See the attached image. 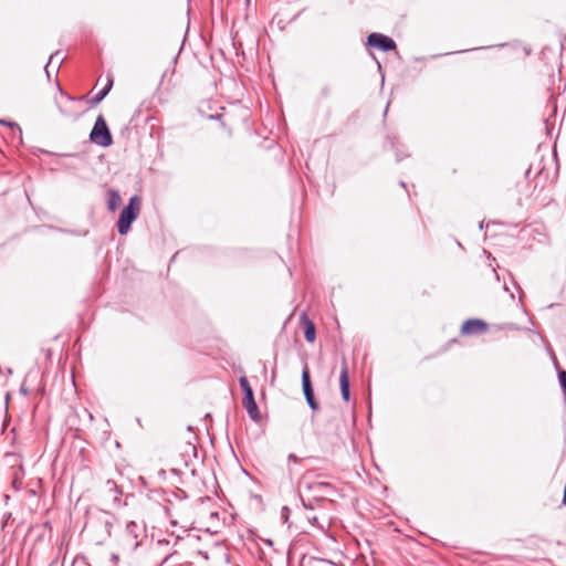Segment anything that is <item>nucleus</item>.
Returning <instances> with one entry per match:
<instances>
[{
	"instance_id": "obj_1",
	"label": "nucleus",
	"mask_w": 566,
	"mask_h": 566,
	"mask_svg": "<svg viewBox=\"0 0 566 566\" xmlns=\"http://www.w3.org/2000/svg\"><path fill=\"white\" fill-rule=\"evenodd\" d=\"M139 213V197L133 196L128 205L125 206L119 214L117 221V231L119 234L124 235L128 233L130 230L132 223L137 219Z\"/></svg>"
},
{
	"instance_id": "obj_2",
	"label": "nucleus",
	"mask_w": 566,
	"mask_h": 566,
	"mask_svg": "<svg viewBox=\"0 0 566 566\" xmlns=\"http://www.w3.org/2000/svg\"><path fill=\"white\" fill-rule=\"evenodd\" d=\"M90 140L93 144L102 147H108L113 144L112 134L103 115L97 116L95 124L90 133Z\"/></svg>"
},
{
	"instance_id": "obj_3",
	"label": "nucleus",
	"mask_w": 566,
	"mask_h": 566,
	"mask_svg": "<svg viewBox=\"0 0 566 566\" xmlns=\"http://www.w3.org/2000/svg\"><path fill=\"white\" fill-rule=\"evenodd\" d=\"M240 387L244 394L242 403L245 408L248 415L252 420L258 421L260 419V411L258 405L254 399L252 387L250 386L248 378L245 376H241L239 378Z\"/></svg>"
},
{
	"instance_id": "obj_4",
	"label": "nucleus",
	"mask_w": 566,
	"mask_h": 566,
	"mask_svg": "<svg viewBox=\"0 0 566 566\" xmlns=\"http://www.w3.org/2000/svg\"><path fill=\"white\" fill-rule=\"evenodd\" d=\"M367 44L384 52L396 49V42L391 38L381 33H370L367 38Z\"/></svg>"
},
{
	"instance_id": "obj_5",
	"label": "nucleus",
	"mask_w": 566,
	"mask_h": 566,
	"mask_svg": "<svg viewBox=\"0 0 566 566\" xmlns=\"http://www.w3.org/2000/svg\"><path fill=\"white\" fill-rule=\"evenodd\" d=\"M302 386H303V392H304V396H305L307 405L310 406V408L312 410H317L318 409V405H317V402L315 400V397H314V389H313V386H312V382H311V378H310V374H308V369H307L306 366H305V368L303 369V373H302Z\"/></svg>"
},
{
	"instance_id": "obj_6",
	"label": "nucleus",
	"mask_w": 566,
	"mask_h": 566,
	"mask_svg": "<svg viewBox=\"0 0 566 566\" xmlns=\"http://www.w3.org/2000/svg\"><path fill=\"white\" fill-rule=\"evenodd\" d=\"M488 331V324L483 319L471 318L465 321L461 326V333L463 335H475L482 334Z\"/></svg>"
},
{
	"instance_id": "obj_7",
	"label": "nucleus",
	"mask_w": 566,
	"mask_h": 566,
	"mask_svg": "<svg viewBox=\"0 0 566 566\" xmlns=\"http://www.w3.org/2000/svg\"><path fill=\"white\" fill-rule=\"evenodd\" d=\"M339 386L342 398L345 401H349L350 392H349V376H348V367L346 358H343L342 369L339 374Z\"/></svg>"
},
{
	"instance_id": "obj_8",
	"label": "nucleus",
	"mask_w": 566,
	"mask_h": 566,
	"mask_svg": "<svg viewBox=\"0 0 566 566\" xmlns=\"http://www.w3.org/2000/svg\"><path fill=\"white\" fill-rule=\"evenodd\" d=\"M304 325V337L308 343H313L316 338V329L314 323L305 315H302Z\"/></svg>"
},
{
	"instance_id": "obj_9",
	"label": "nucleus",
	"mask_w": 566,
	"mask_h": 566,
	"mask_svg": "<svg viewBox=\"0 0 566 566\" xmlns=\"http://www.w3.org/2000/svg\"><path fill=\"white\" fill-rule=\"evenodd\" d=\"M120 205V195L117 190L109 189L107 191V208L115 211Z\"/></svg>"
},
{
	"instance_id": "obj_10",
	"label": "nucleus",
	"mask_w": 566,
	"mask_h": 566,
	"mask_svg": "<svg viewBox=\"0 0 566 566\" xmlns=\"http://www.w3.org/2000/svg\"><path fill=\"white\" fill-rule=\"evenodd\" d=\"M60 55H61L60 51H56L55 53L51 54L50 60L44 67L48 78L51 77V66L54 62L57 63V66L55 67V72L59 71L60 64L63 61V57H61Z\"/></svg>"
},
{
	"instance_id": "obj_11",
	"label": "nucleus",
	"mask_w": 566,
	"mask_h": 566,
	"mask_svg": "<svg viewBox=\"0 0 566 566\" xmlns=\"http://www.w3.org/2000/svg\"><path fill=\"white\" fill-rule=\"evenodd\" d=\"M113 86V80H108L106 86L101 90L92 99H91V103L93 105H97L99 104L105 97L106 95L109 93L111 88Z\"/></svg>"
},
{
	"instance_id": "obj_12",
	"label": "nucleus",
	"mask_w": 566,
	"mask_h": 566,
	"mask_svg": "<svg viewBox=\"0 0 566 566\" xmlns=\"http://www.w3.org/2000/svg\"><path fill=\"white\" fill-rule=\"evenodd\" d=\"M126 533L128 536H130L133 539H137L142 533V528L139 525H137L135 522H129L126 525Z\"/></svg>"
},
{
	"instance_id": "obj_13",
	"label": "nucleus",
	"mask_w": 566,
	"mask_h": 566,
	"mask_svg": "<svg viewBox=\"0 0 566 566\" xmlns=\"http://www.w3.org/2000/svg\"><path fill=\"white\" fill-rule=\"evenodd\" d=\"M106 485L108 486V492L114 494V502H117V495L122 493L119 486L112 480H107Z\"/></svg>"
},
{
	"instance_id": "obj_14",
	"label": "nucleus",
	"mask_w": 566,
	"mask_h": 566,
	"mask_svg": "<svg viewBox=\"0 0 566 566\" xmlns=\"http://www.w3.org/2000/svg\"><path fill=\"white\" fill-rule=\"evenodd\" d=\"M558 380H559L560 387L563 389V392L566 395V371L565 370L559 371Z\"/></svg>"
},
{
	"instance_id": "obj_15",
	"label": "nucleus",
	"mask_w": 566,
	"mask_h": 566,
	"mask_svg": "<svg viewBox=\"0 0 566 566\" xmlns=\"http://www.w3.org/2000/svg\"><path fill=\"white\" fill-rule=\"evenodd\" d=\"M287 459H289V461H293L296 463L300 462V459L294 453H290Z\"/></svg>"
},
{
	"instance_id": "obj_16",
	"label": "nucleus",
	"mask_w": 566,
	"mask_h": 566,
	"mask_svg": "<svg viewBox=\"0 0 566 566\" xmlns=\"http://www.w3.org/2000/svg\"><path fill=\"white\" fill-rule=\"evenodd\" d=\"M308 522L313 525H316L317 524V517L316 516H308L307 517Z\"/></svg>"
},
{
	"instance_id": "obj_17",
	"label": "nucleus",
	"mask_w": 566,
	"mask_h": 566,
	"mask_svg": "<svg viewBox=\"0 0 566 566\" xmlns=\"http://www.w3.org/2000/svg\"><path fill=\"white\" fill-rule=\"evenodd\" d=\"M0 124H1V125H10V126H14V127H17L18 129H20V128H19V126H18L17 124H10V123H8L6 119H0Z\"/></svg>"
},
{
	"instance_id": "obj_18",
	"label": "nucleus",
	"mask_w": 566,
	"mask_h": 566,
	"mask_svg": "<svg viewBox=\"0 0 566 566\" xmlns=\"http://www.w3.org/2000/svg\"><path fill=\"white\" fill-rule=\"evenodd\" d=\"M111 559L116 564L119 560V557L117 554H112Z\"/></svg>"
},
{
	"instance_id": "obj_19",
	"label": "nucleus",
	"mask_w": 566,
	"mask_h": 566,
	"mask_svg": "<svg viewBox=\"0 0 566 566\" xmlns=\"http://www.w3.org/2000/svg\"><path fill=\"white\" fill-rule=\"evenodd\" d=\"M287 513H289V509L286 506H284L282 509V515L285 516V518H287Z\"/></svg>"
},
{
	"instance_id": "obj_20",
	"label": "nucleus",
	"mask_w": 566,
	"mask_h": 566,
	"mask_svg": "<svg viewBox=\"0 0 566 566\" xmlns=\"http://www.w3.org/2000/svg\"><path fill=\"white\" fill-rule=\"evenodd\" d=\"M20 392L23 394V395H27L28 394V389L24 386H21Z\"/></svg>"
},
{
	"instance_id": "obj_21",
	"label": "nucleus",
	"mask_w": 566,
	"mask_h": 566,
	"mask_svg": "<svg viewBox=\"0 0 566 566\" xmlns=\"http://www.w3.org/2000/svg\"><path fill=\"white\" fill-rule=\"evenodd\" d=\"M483 228H484V222L482 221V222H480V224H479V229H480V230H483Z\"/></svg>"
},
{
	"instance_id": "obj_22",
	"label": "nucleus",
	"mask_w": 566,
	"mask_h": 566,
	"mask_svg": "<svg viewBox=\"0 0 566 566\" xmlns=\"http://www.w3.org/2000/svg\"><path fill=\"white\" fill-rule=\"evenodd\" d=\"M303 506H304L305 509H312V506H311L310 504H306L305 502H303Z\"/></svg>"
},
{
	"instance_id": "obj_23",
	"label": "nucleus",
	"mask_w": 566,
	"mask_h": 566,
	"mask_svg": "<svg viewBox=\"0 0 566 566\" xmlns=\"http://www.w3.org/2000/svg\"><path fill=\"white\" fill-rule=\"evenodd\" d=\"M105 526L108 528V527H111V526H112V523H111L109 521H106V522H105Z\"/></svg>"
},
{
	"instance_id": "obj_24",
	"label": "nucleus",
	"mask_w": 566,
	"mask_h": 566,
	"mask_svg": "<svg viewBox=\"0 0 566 566\" xmlns=\"http://www.w3.org/2000/svg\"><path fill=\"white\" fill-rule=\"evenodd\" d=\"M133 546H134V548L138 547V542H135V543L133 544Z\"/></svg>"
}]
</instances>
